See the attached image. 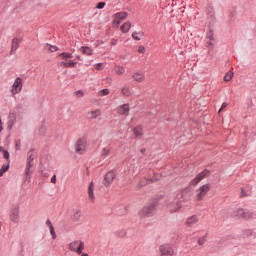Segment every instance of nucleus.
Instances as JSON below:
<instances>
[{
	"instance_id": "obj_48",
	"label": "nucleus",
	"mask_w": 256,
	"mask_h": 256,
	"mask_svg": "<svg viewBox=\"0 0 256 256\" xmlns=\"http://www.w3.org/2000/svg\"><path fill=\"white\" fill-rule=\"evenodd\" d=\"M226 107H227V103L224 102V103L221 105V108H220V110L218 111V113H221L222 110L225 109Z\"/></svg>"
},
{
	"instance_id": "obj_22",
	"label": "nucleus",
	"mask_w": 256,
	"mask_h": 256,
	"mask_svg": "<svg viewBox=\"0 0 256 256\" xmlns=\"http://www.w3.org/2000/svg\"><path fill=\"white\" fill-rule=\"evenodd\" d=\"M198 222H199V218L196 215H193L187 218L186 225H188V227H191V225H195Z\"/></svg>"
},
{
	"instance_id": "obj_10",
	"label": "nucleus",
	"mask_w": 256,
	"mask_h": 256,
	"mask_svg": "<svg viewBox=\"0 0 256 256\" xmlns=\"http://www.w3.org/2000/svg\"><path fill=\"white\" fill-rule=\"evenodd\" d=\"M34 171H35V164L26 162L25 176H26V181H28V183L31 182V175H33Z\"/></svg>"
},
{
	"instance_id": "obj_41",
	"label": "nucleus",
	"mask_w": 256,
	"mask_h": 256,
	"mask_svg": "<svg viewBox=\"0 0 256 256\" xmlns=\"http://www.w3.org/2000/svg\"><path fill=\"white\" fill-rule=\"evenodd\" d=\"M110 151H111V149H109V148H103L102 156L107 157L109 155Z\"/></svg>"
},
{
	"instance_id": "obj_38",
	"label": "nucleus",
	"mask_w": 256,
	"mask_h": 256,
	"mask_svg": "<svg viewBox=\"0 0 256 256\" xmlns=\"http://www.w3.org/2000/svg\"><path fill=\"white\" fill-rule=\"evenodd\" d=\"M3 157H4V159H6V161H7V163H10L11 162V160H10V155H9V151H7V150H3Z\"/></svg>"
},
{
	"instance_id": "obj_55",
	"label": "nucleus",
	"mask_w": 256,
	"mask_h": 256,
	"mask_svg": "<svg viewBox=\"0 0 256 256\" xmlns=\"http://www.w3.org/2000/svg\"><path fill=\"white\" fill-rule=\"evenodd\" d=\"M81 256H89L87 253H81Z\"/></svg>"
},
{
	"instance_id": "obj_2",
	"label": "nucleus",
	"mask_w": 256,
	"mask_h": 256,
	"mask_svg": "<svg viewBox=\"0 0 256 256\" xmlns=\"http://www.w3.org/2000/svg\"><path fill=\"white\" fill-rule=\"evenodd\" d=\"M232 215L238 219H256V213L241 208L234 210Z\"/></svg>"
},
{
	"instance_id": "obj_43",
	"label": "nucleus",
	"mask_w": 256,
	"mask_h": 256,
	"mask_svg": "<svg viewBox=\"0 0 256 256\" xmlns=\"http://www.w3.org/2000/svg\"><path fill=\"white\" fill-rule=\"evenodd\" d=\"M101 67H103V63H97L94 65V68L96 69V71H101V69H103Z\"/></svg>"
},
{
	"instance_id": "obj_26",
	"label": "nucleus",
	"mask_w": 256,
	"mask_h": 256,
	"mask_svg": "<svg viewBox=\"0 0 256 256\" xmlns=\"http://www.w3.org/2000/svg\"><path fill=\"white\" fill-rule=\"evenodd\" d=\"M80 53H82V55H93V50L87 46H82L80 48Z\"/></svg>"
},
{
	"instance_id": "obj_15",
	"label": "nucleus",
	"mask_w": 256,
	"mask_h": 256,
	"mask_svg": "<svg viewBox=\"0 0 256 256\" xmlns=\"http://www.w3.org/2000/svg\"><path fill=\"white\" fill-rule=\"evenodd\" d=\"M116 111L119 115H125L127 117V115H129V111H130L129 104H123V105L118 106Z\"/></svg>"
},
{
	"instance_id": "obj_6",
	"label": "nucleus",
	"mask_w": 256,
	"mask_h": 256,
	"mask_svg": "<svg viewBox=\"0 0 256 256\" xmlns=\"http://www.w3.org/2000/svg\"><path fill=\"white\" fill-rule=\"evenodd\" d=\"M87 151V138H80L76 142V153L83 155Z\"/></svg>"
},
{
	"instance_id": "obj_29",
	"label": "nucleus",
	"mask_w": 256,
	"mask_h": 256,
	"mask_svg": "<svg viewBox=\"0 0 256 256\" xmlns=\"http://www.w3.org/2000/svg\"><path fill=\"white\" fill-rule=\"evenodd\" d=\"M114 71L117 75H124L125 73V67L121 66V65H116L114 67Z\"/></svg>"
},
{
	"instance_id": "obj_3",
	"label": "nucleus",
	"mask_w": 256,
	"mask_h": 256,
	"mask_svg": "<svg viewBox=\"0 0 256 256\" xmlns=\"http://www.w3.org/2000/svg\"><path fill=\"white\" fill-rule=\"evenodd\" d=\"M68 249L77 253V255H81V253H83V249H85V242H83V240H74L69 243Z\"/></svg>"
},
{
	"instance_id": "obj_9",
	"label": "nucleus",
	"mask_w": 256,
	"mask_h": 256,
	"mask_svg": "<svg viewBox=\"0 0 256 256\" xmlns=\"http://www.w3.org/2000/svg\"><path fill=\"white\" fill-rule=\"evenodd\" d=\"M127 12H118L114 15V21L113 24L115 25V27H119V25H121L122 21H125V19H127Z\"/></svg>"
},
{
	"instance_id": "obj_11",
	"label": "nucleus",
	"mask_w": 256,
	"mask_h": 256,
	"mask_svg": "<svg viewBox=\"0 0 256 256\" xmlns=\"http://www.w3.org/2000/svg\"><path fill=\"white\" fill-rule=\"evenodd\" d=\"M21 38L15 37L12 39V44H11V50L9 55H15L17 53V50L19 49V45H21Z\"/></svg>"
},
{
	"instance_id": "obj_50",
	"label": "nucleus",
	"mask_w": 256,
	"mask_h": 256,
	"mask_svg": "<svg viewBox=\"0 0 256 256\" xmlns=\"http://www.w3.org/2000/svg\"><path fill=\"white\" fill-rule=\"evenodd\" d=\"M46 225L49 227V229H51V227H53V224L51 223V220H47Z\"/></svg>"
},
{
	"instance_id": "obj_8",
	"label": "nucleus",
	"mask_w": 256,
	"mask_h": 256,
	"mask_svg": "<svg viewBox=\"0 0 256 256\" xmlns=\"http://www.w3.org/2000/svg\"><path fill=\"white\" fill-rule=\"evenodd\" d=\"M211 189V186L209 184H204L200 187L199 193L196 195V199L198 201H203V198L207 193H209V190Z\"/></svg>"
},
{
	"instance_id": "obj_13",
	"label": "nucleus",
	"mask_w": 256,
	"mask_h": 256,
	"mask_svg": "<svg viewBox=\"0 0 256 256\" xmlns=\"http://www.w3.org/2000/svg\"><path fill=\"white\" fill-rule=\"evenodd\" d=\"M159 250H160V253H162V255L172 256L175 254L173 247H171V245H169V244L161 245Z\"/></svg>"
},
{
	"instance_id": "obj_46",
	"label": "nucleus",
	"mask_w": 256,
	"mask_h": 256,
	"mask_svg": "<svg viewBox=\"0 0 256 256\" xmlns=\"http://www.w3.org/2000/svg\"><path fill=\"white\" fill-rule=\"evenodd\" d=\"M138 53H145V46H139Z\"/></svg>"
},
{
	"instance_id": "obj_17",
	"label": "nucleus",
	"mask_w": 256,
	"mask_h": 256,
	"mask_svg": "<svg viewBox=\"0 0 256 256\" xmlns=\"http://www.w3.org/2000/svg\"><path fill=\"white\" fill-rule=\"evenodd\" d=\"M75 65H77V62H73V60H65L58 63L59 67H65L66 69L73 68Z\"/></svg>"
},
{
	"instance_id": "obj_44",
	"label": "nucleus",
	"mask_w": 256,
	"mask_h": 256,
	"mask_svg": "<svg viewBox=\"0 0 256 256\" xmlns=\"http://www.w3.org/2000/svg\"><path fill=\"white\" fill-rule=\"evenodd\" d=\"M75 95H76V97H83V95H85V93H83V91H81V90H78L75 92Z\"/></svg>"
},
{
	"instance_id": "obj_5",
	"label": "nucleus",
	"mask_w": 256,
	"mask_h": 256,
	"mask_svg": "<svg viewBox=\"0 0 256 256\" xmlns=\"http://www.w3.org/2000/svg\"><path fill=\"white\" fill-rule=\"evenodd\" d=\"M157 210V203L148 204L140 212V217H153L155 211Z\"/></svg>"
},
{
	"instance_id": "obj_23",
	"label": "nucleus",
	"mask_w": 256,
	"mask_h": 256,
	"mask_svg": "<svg viewBox=\"0 0 256 256\" xmlns=\"http://www.w3.org/2000/svg\"><path fill=\"white\" fill-rule=\"evenodd\" d=\"M135 137H143V126L139 125L133 129Z\"/></svg>"
},
{
	"instance_id": "obj_57",
	"label": "nucleus",
	"mask_w": 256,
	"mask_h": 256,
	"mask_svg": "<svg viewBox=\"0 0 256 256\" xmlns=\"http://www.w3.org/2000/svg\"><path fill=\"white\" fill-rule=\"evenodd\" d=\"M144 151H145L144 149L141 150L142 153H144Z\"/></svg>"
},
{
	"instance_id": "obj_39",
	"label": "nucleus",
	"mask_w": 256,
	"mask_h": 256,
	"mask_svg": "<svg viewBox=\"0 0 256 256\" xmlns=\"http://www.w3.org/2000/svg\"><path fill=\"white\" fill-rule=\"evenodd\" d=\"M50 235L52 237V239H57V234L55 233V228H53V226H50Z\"/></svg>"
},
{
	"instance_id": "obj_47",
	"label": "nucleus",
	"mask_w": 256,
	"mask_h": 256,
	"mask_svg": "<svg viewBox=\"0 0 256 256\" xmlns=\"http://www.w3.org/2000/svg\"><path fill=\"white\" fill-rule=\"evenodd\" d=\"M51 183H53L54 185H55V183H57V175L52 176Z\"/></svg>"
},
{
	"instance_id": "obj_19",
	"label": "nucleus",
	"mask_w": 256,
	"mask_h": 256,
	"mask_svg": "<svg viewBox=\"0 0 256 256\" xmlns=\"http://www.w3.org/2000/svg\"><path fill=\"white\" fill-rule=\"evenodd\" d=\"M132 78L134 79V81H137V83H143V81H145V73H143V72H135L132 75Z\"/></svg>"
},
{
	"instance_id": "obj_7",
	"label": "nucleus",
	"mask_w": 256,
	"mask_h": 256,
	"mask_svg": "<svg viewBox=\"0 0 256 256\" xmlns=\"http://www.w3.org/2000/svg\"><path fill=\"white\" fill-rule=\"evenodd\" d=\"M209 175V170H204L202 172H200L191 182L190 185H193V187H195V185H199V183H201V181H203V179H205V177H207Z\"/></svg>"
},
{
	"instance_id": "obj_53",
	"label": "nucleus",
	"mask_w": 256,
	"mask_h": 256,
	"mask_svg": "<svg viewBox=\"0 0 256 256\" xmlns=\"http://www.w3.org/2000/svg\"><path fill=\"white\" fill-rule=\"evenodd\" d=\"M241 195H242V197H247V194L245 193V189H243V188L241 190Z\"/></svg>"
},
{
	"instance_id": "obj_37",
	"label": "nucleus",
	"mask_w": 256,
	"mask_h": 256,
	"mask_svg": "<svg viewBox=\"0 0 256 256\" xmlns=\"http://www.w3.org/2000/svg\"><path fill=\"white\" fill-rule=\"evenodd\" d=\"M207 243V234L198 239V245H205Z\"/></svg>"
},
{
	"instance_id": "obj_25",
	"label": "nucleus",
	"mask_w": 256,
	"mask_h": 256,
	"mask_svg": "<svg viewBox=\"0 0 256 256\" xmlns=\"http://www.w3.org/2000/svg\"><path fill=\"white\" fill-rule=\"evenodd\" d=\"M59 59H63L64 61H67L68 59H73V54L69 52H62L58 54Z\"/></svg>"
},
{
	"instance_id": "obj_4",
	"label": "nucleus",
	"mask_w": 256,
	"mask_h": 256,
	"mask_svg": "<svg viewBox=\"0 0 256 256\" xmlns=\"http://www.w3.org/2000/svg\"><path fill=\"white\" fill-rule=\"evenodd\" d=\"M23 91V78L21 77H16L12 86L10 93L15 97V95H19Z\"/></svg>"
},
{
	"instance_id": "obj_27",
	"label": "nucleus",
	"mask_w": 256,
	"mask_h": 256,
	"mask_svg": "<svg viewBox=\"0 0 256 256\" xmlns=\"http://www.w3.org/2000/svg\"><path fill=\"white\" fill-rule=\"evenodd\" d=\"M83 217V211L76 210L72 216V221H79Z\"/></svg>"
},
{
	"instance_id": "obj_14",
	"label": "nucleus",
	"mask_w": 256,
	"mask_h": 256,
	"mask_svg": "<svg viewBox=\"0 0 256 256\" xmlns=\"http://www.w3.org/2000/svg\"><path fill=\"white\" fill-rule=\"evenodd\" d=\"M95 183L93 181L90 182L89 186H88V199L91 203H95Z\"/></svg>"
},
{
	"instance_id": "obj_30",
	"label": "nucleus",
	"mask_w": 256,
	"mask_h": 256,
	"mask_svg": "<svg viewBox=\"0 0 256 256\" xmlns=\"http://www.w3.org/2000/svg\"><path fill=\"white\" fill-rule=\"evenodd\" d=\"M159 179H161V175L154 174V177L152 179H148L146 183L141 182V185H147L149 183H153L155 181H159Z\"/></svg>"
},
{
	"instance_id": "obj_51",
	"label": "nucleus",
	"mask_w": 256,
	"mask_h": 256,
	"mask_svg": "<svg viewBox=\"0 0 256 256\" xmlns=\"http://www.w3.org/2000/svg\"><path fill=\"white\" fill-rule=\"evenodd\" d=\"M110 44L113 46L117 45V39H112Z\"/></svg>"
},
{
	"instance_id": "obj_34",
	"label": "nucleus",
	"mask_w": 256,
	"mask_h": 256,
	"mask_svg": "<svg viewBox=\"0 0 256 256\" xmlns=\"http://www.w3.org/2000/svg\"><path fill=\"white\" fill-rule=\"evenodd\" d=\"M9 119V128L11 129L15 125V113H10Z\"/></svg>"
},
{
	"instance_id": "obj_40",
	"label": "nucleus",
	"mask_w": 256,
	"mask_h": 256,
	"mask_svg": "<svg viewBox=\"0 0 256 256\" xmlns=\"http://www.w3.org/2000/svg\"><path fill=\"white\" fill-rule=\"evenodd\" d=\"M116 235H118V237H125V235H127V231H125V230H118L117 232H116Z\"/></svg>"
},
{
	"instance_id": "obj_54",
	"label": "nucleus",
	"mask_w": 256,
	"mask_h": 256,
	"mask_svg": "<svg viewBox=\"0 0 256 256\" xmlns=\"http://www.w3.org/2000/svg\"><path fill=\"white\" fill-rule=\"evenodd\" d=\"M3 151H5V149H3V146H0V153H3Z\"/></svg>"
},
{
	"instance_id": "obj_31",
	"label": "nucleus",
	"mask_w": 256,
	"mask_h": 256,
	"mask_svg": "<svg viewBox=\"0 0 256 256\" xmlns=\"http://www.w3.org/2000/svg\"><path fill=\"white\" fill-rule=\"evenodd\" d=\"M45 49L47 51H50V53H55V51H59V47L51 45V44H46Z\"/></svg>"
},
{
	"instance_id": "obj_28",
	"label": "nucleus",
	"mask_w": 256,
	"mask_h": 256,
	"mask_svg": "<svg viewBox=\"0 0 256 256\" xmlns=\"http://www.w3.org/2000/svg\"><path fill=\"white\" fill-rule=\"evenodd\" d=\"M144 33L143 32H133L132 33V38L135 40V41H141V39H143L144 37Z\"/></svg>"
},
{
	"instance_id": "obj_42",
	"label": "nucleus",
	"mask_w": 256,
	"mask_h": 256,
	"mask_svg": "<svg viewBox=\"0 0 256 256\" xmlns=\"http://www.w3.org/2000/svg\"><path fill=\"white\" fill-rule=\"evenodd\" d=\"M243 235H244V237H249V236H251V235H253V231L252 230H244L243 231Z\"/></svg>"
},
{
	"instance_id": "obj_24",
	"label": "nucleus",
	"mask_w": 256,
	"mask_h": 256,
	"mask_svg": "<svg viewBox=\"0 0 256 256\" xmlns=\"http://www.w3.org/2000/svg\"><path fill=\"white\" fill-rule=\"evenodd\" d=\"M130 30H131V22H125L120 27V31L122 33H129Z\"/></svg>"
},
{
	"instance_id": "obj_20",
	"label": "nucleus",
	"mask_w": 256,
	"mask_h": 256,
	"mask_svg": "<svg viewBox=\"0 0 256 256\" xmlns=\"http://www.w3.org/2000/svg\"><path fill=\"white\" fill-rule=\"evenodd\" d=\"M101 109H96L88 112V118L90 119H97V117H101Z\"/></svg>"
},
{
	"instance_id": "obj_16",
	"label": "nucleus",
	"mask_w": 256,
	"mask_h": 256,
	"mask_svg": "<svg viewBox=\"0 0 256 256\" xmlns=\"http://www.w3.org/2000/svg\"><path fill=\"white\" fill-rule=\"evenodd\" d=\"M206 39H208L207 47H209V49H213V47L215 46V38L213 37V32H208Z\"/></svg>"
},
{
	"instance_id": "obj_18",
	"label": "nucleus",
	"mask_w": 256,
	"mask_h": 256,
	"mask_svg": "<svg viewBox=\"0 0 256 256\" xmlns=\"http://www.w3.org/2000/svg\"><path fill=\"white\" fill-rule=\"evenodd\" d=\"M35 159H37V153H35V151H33V150H30L27 153L26 163H31V164L35 165Z\"/></svg>"
},
{
	"instance_id": "obj_35",
	"label": "nucleus",
	"mask_w": 256,
	"mask_h": 256,
	"mask_svg": "<svg viewBox=\"0 0 256 256\" xmlns=\"http://www.w3.org/2000/svg\"><path fill=\"white\" fill-rule=\"evenodd\" d=\"M233 79V72L229 71L224 76V81L229 82Z\"/></svg>"
},
{
	"instance_id": "obj_1",
	"label": "nucleus",
	"mask_w": 256,
	"mask_h": 256,
	"mask_svg": "<svg viewBox=\"0 0 256 256\" xmlns=\"http://www.w3.org/2000/svg\"><path fill=\"white\" fill-rule=\"evenodd\" d=\"M181 207H183V205L178 198H170L166 205V211H168V213H177L181 210Z\"/></svg>"
},
{
	"instance_id": "obj_21",
	"label": "nucleus",
	"mask_w": 256,
	"mask_h": 256,
	"mask_svg": "<svg viewBox=\"0 0 256 256\" xmlns=\"http://www.w3.org/2000/svg\"><path fill=\"white\" fill-rule=\"evenodd\" d=\"M10 220L13 223H17L19 221V209L12 210V212L10 214Z\"/></svg>"
},
{
	"instance_id": "obj_33",
	"label": "nucleus",
	"mask_w": 256,
	"mask_h": 256,
	"mask_svg": "<svg viewBox=\"0 0 256 256\" xmlns=\"http://www.w3.org/2000/svg\"><path fill=\"white\" fill-rule=\"evenodd\" d=\"M9 171V163L4 164L1 168H0V177H3V175H5V173H7Z\"/></svg>"
},
{
	"instance_id": "obj_49",
	"label": "nucleus",
	"mask_w": 256,
	"mask_h": 256,
	"mask_svg": "<svg viewBox=\"0 0 256 256\" xmlns=\"http://www.w3.org/2000/svg\"><path fill=\"white\" fill-rule=\"evenodd\" d=\"M19 149H21V141H17L16 142V150L19 151Z\"/></svg>"
},
{
	"instance_id": "obj_12",
	"label": "nucleus",
	"mask_w": 256,
	"mask_h": 256,
	"mask_svg": "<svg viewBox=\"0 0 256 256\" xmlns=\"http://www.w3.org/2000/svg\"><path fill=\"white\" fill-rule=\"evenodd\" d=\"M115 177H117V174H115L113 171H109L106 173L104 177V185L105 187H109L113 181H115Z\"/></svg>"
},
{
	"instance_id": "obj_45",
	"label": "nucleus",
	"mask_w": 256,
	"mask_h": 256,
	"mask_svg": "<svg viewBox=\"0 0 256 256\" xmlns=\"http://www.w3.org/2000/svg\"><path fill=\"white\" fill-rule=\"evenodd\" d=\"M105 7V2H99L97 4V9H103Z\"/></svg>"
},
{
	"instance_id": "obj_52",
	"label": "nucleus",
	"mask_w": 256,
	"mask_h": 256,
	"mask_svg": "<svg viewBox=\"0 0 256 256\" xmlns=\"http://www.w3.org/2000/svg\"><path fill=\"white\" fill-rule=\"evenodd\" d=\"M0 133H3V121L0 118Z\"/></svg>"
},
{
	"instance_id": "obj_32",
	"label": "nucleus",
	"mask_w": 256,
	"mask_h": 256,
	"mask_svg": "<svg viewBox=\"0 0 256 256\" xmlns=\"http://www.w3.org/2000/svg\"><path fill=\"white\" fill-rule=\"evenodd\" d=\"M121 93L124 95V97H129L131 95V88L124 86L121 89Z\"/></svg>"
},
{
	"instance_id": "obj_36",
	"label": "nucleus",
	"mask_w": 256,
	"mask_h": 256,
	"mask_svg": "<svg viewBox=\"0 0 256 256\" xmlns=\"http://www.w3.org/2000/svg\"><path fill=\"white\" fill-rule=\"evenodd\" d=\"M107 95H109V89H102L98 92L99 97H105Z\"/></svg>"
},
{
	"instance_id": "obj_56",
	"label": "nucleus",
	"mask_w": 256,
	"mask_h": 256,
	"mask_svg": "<svg viewBox=\"0 0 256 256\" xmlns=\"http://www.w3.org/2000/svg\"><path fill=\"white\" fill-rule=\"evenodd\" d=\"M77 59H81V56H77Z\"/></svg>"
}]
</instances>
